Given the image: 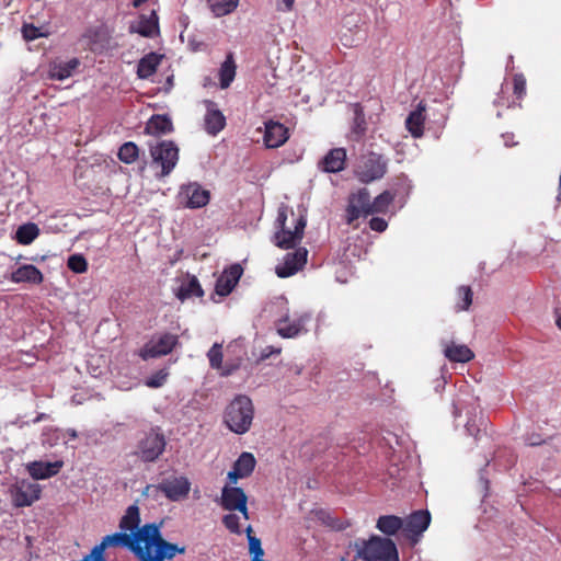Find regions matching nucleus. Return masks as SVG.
Masks as SVG:
<instances>
[{"label": "nucleus", "mask_w": 561, "mask_h": 561, "mask_svg": "<svg viewBox=\"0 0 561 561\" xmlns=\"http://www.w3.org/2000/svg\"><path fill=\"white\" fill-rule=\"evenodd\" d=\"M138 540H142L140 561H163L172 559L176 553L183 554L185 547H179L162 538L160 525L146 524L138 529Z\"/></svg>", "instance_id": "obj_1"}, {"label": "nucleus", "mask_w": 561, "mask_h": 561, "mask_svg": "<svg viewBox=\"0 0 561 561\" xmlns=\"http://www.w3.org/2000/svg\"><path fill=\"white\" fill-rule=\"evenodd\" d=\"M354 547L356 558L363 561H399L397 546L390 538L373 535L367 540H356Z\"/></svg>", "instance_id": "obj_2"}, {"label": "nucleus", "mask_w": 561, "mask_h": 561, "mask_svg": "<svg viewBox=\"0 0 561 561\" xmlns=\"http://www.w3.org/2000/svg\"><path fill=\"white\" fill-rule=\"evenodd\" d=\"M254 417L252 400L244 394L237 396L225 410V424L236 434L247 433Z\"/></svg>", "instance_id": "obj_3"}, {"label": "nucleus", "mask_w": 561, "mask_h": 561, "mask_svg": "<svg viewBox=\"0 0 561 561\" xmlns=\"http://www.w3.org/2000/svg\"><path fill=\"white\" fill-rule=\"evenodd\" d=\"M291 225H287V209L282 208L278 211V216L276 219L278 231L274 234V243L276 247L280 249H293L295 248L302 239L304 231L307 225V220L304 216L295 217V214L291 211Z\"/></svg>", "instance_id": "obj_4"}, {"label": "nucleus", "mask_w": 561, "mask_h": 561, "mask_svg": "<svg viewBox=\"0 0 561 561\" xmlns=\"http://www.w3.org/2000/svg\"><path fill=\"white\" fill-rule=\"evenodd\" d=\"M167 439L159 427L151 428L137 443L135 455L144 462H154L164 453Z\"/></svg>", "instance_id": "obj_5"}, {"label": "nucleus", "mask_w": 561, "mask_h": 561, "mask_svg": "<svg viewBox=\"0 0 561 561\" xmlns=\"http://www.w3.org/2000/svg\"><path fill=\"white\" fill-rule=\"evenodd\" d=\"M388 161L377 152L364 156L355 171L356 176L363 183H370L381 179L387 172Z\"/></svg>", "instance_id": "obj_6"}, {"label": "nucleus", "mask_w": 561, "mask_h": 561, "mask_svg": "<svg viewBox=\"0 0 561 561\" xmlns=\"http://www.w3.org/2000/svg\"><path fill=\"white\" fill-rule=\"evenodd\" d=\"M152 162L161 167L160 176L169 175L179 161V148L171 140H163L150 145Z\"/></svg>", "instance_id": "obj_7"}, {"label": "nucleus", "mask_w": 561, "mask_h": 561, "mask_svg": "<svg viewBox=\"0 0 561 561\" xmlns=\"http://www.w3.org/2000/svg\"><path fill=\"white\" fill-rule=\"evenodd\" d=\"M179 344V336L172 333H162L154 335L139 351V356L144 360L158 358L170 354Z\"/></svg>", "instance_id": "obj_8"}, {"label": "nucleus", "mask_w": 561, "mask_h": 561, "mask_svg": "<svg viewBox=\"0 0 561 561\" xmlns=\"http://www.w3.org/2000/svg\"><path fill=\"white\" fill-rule=\"evenodd\" d=\"M370 195L366 188H360L348 198L346 208L347 224H352L360 216L370 215Z\"/></svg>", "instance_id": "obj_9"}, {"label": "nucleus", "mask_w": 561, "mask_h": 561, "mask_svg": "<svg viewBox=\"0 0 561 561\" xmlns=\"http://www.w3.org/2000/svg\"><path fill=\"white\" fill-rule=\"evenodd\" d=\"M161 488L168 500L178 502L188 495L191 482L184 476L171 477L162 480Z\"/></svg>", "instance_id": "obj_10"}, {"label": "nucleus", "mask_w": 561, "mask_h": 561, "mask_svg": "<svg viewBox=\"0 0 561 561\" xmlns=\"http://www.w3.org/2000/svg\"><path fill=\"white\" fill-rule=\"evenodd\" d=\"M288 138L289 130L282 123L272 119L264 123L263 141L266 148H278L283 146Z\"/></svg>", "instance_id": "obj_11"}, {"label": "nucleus", "mask_w": 561, "mask_h": 561, "mask_svg": "<svg viewBox=\"0 0 561 561\" xmlns=\"http://www.w3.org/2000/svg\"><path fill=\"white\" fill-rule=\"evenodd\" d=\"M243 274V268L240 264H232L226 268L222 274L217 278L215 291L220 297L228 296Z\"/></svg>", "instance_id": "obj_12"}, {"label": "nucleus", "mask_w": 561, "mask_h": 561, "mask_svg": "<svg viewBox=\"0 0 561 561\" xmlns=\"http://www.w3.org/2000/svg\"><path fill=\"white\" fill-rule=\"evenodd\" d=\"M307 250L299 248L293 253H287L283 265L276 267V274L280 278L296 274L307 262Z\"/></svg>", "instance_id": "obj_13"}, {"label": "nucleus", "mask_w": 561, "mask_h": 561, "mask_svg": "<svg viewBox=\"0 0 561 561\" xmlns=\"http://www.w3.org/2000/svg\"><path fill=\"white\" fill-rule=\"evenodd\" d=\"M180 195L184 197L185 206L188 208H201L209 203L210 194L197 183L183 186Z\"/></svg>", "instance_id": "obj_14"}, {"label": "nucleus", "mask_w": 561, "mask_h": 561, "mask_svg": "<svg viewBox=\"0 0 561 561\" xmlns=\"http://www.w3.org/2000/svg\"><path fill=\"white\" fill-rule=\"evenodd\" d=\"M346 163V150L333 148L318 162V168L325 173H337L344 170Z\"/></svg>", "instance_id": "obj_15"}, {"label": "nucleus", "mask_w": 561, "mask_h": 561, "mask_svg": "<svg viewBox=\"0 0 561 561\" xmlns=\"http://www.w3.org/2000/svg\"><path fill=\"white\" fill-rule=\"evenodd\" d=\"M103 543H105L106 548L108 547H128L136 556L140 557V549L142 540H138V530L134 533V535L115 533L113 535H107L102 539Z\"/></svg>", "instance_id": "obj_16"}, {"label": "nucleus", "mask_w": 561, "mask_h": 561, "mask_svg": "<svg viewBox=\"0 0 561 561\" xmlns=\"http://www.w3.org/2000/svg\"><path fill=\"white\" fill-rule=\"evenodd\" d=\"M256 460L251 453H242L228 473L230 483H237L238 479L248 478L253 472Z\"/></svg>", "instance_id": "obj_17"}, {"label": "nucleus", "mask_w": 561, "mask_h": 561, "mask_svg": "<svg viewBox=\"0 0 561 561\" xmlns=\"http://www.w3.org/2000/svg\"><path fill=\"white\" fill-rule=\"evenodd\" d=\"M64 466V461H32L27 463L26 469L30 476L35 480H44L51 478L59 473L60 469Z\"/></svg>", "instance_id": "obj_18"}, {"label": "nucleus", "mask_w": 561, "mask_h": 561, "mask_svg": "<svg viewBox=\"0 0 561 561\" xmlns=\"http://www.w3.org/2000/svg\"><path fill=\"white\" fill-rule=\"evenodd\" d=\"M426 104L421 101L416 108L410 112L405 119V128L413 138H421L424 135V124L426 121Z\"/></svg>", "instance_id": "obj_19"}, {"label": "nucleus", "mask_w": 561, "mask_h": 561, "mask_svg": "<svg viewBox=\"0 0 561 561\" xmlns=\"http://www.w3.org/2000/svg\"><path fill=\"white\" fill-rule=\"evenodd\" d=\"M248 502V496L241 488L224 486L221 491L220 505L226 511H236L243 507V503Z\"/></svg>", "instance_id": "obj_20"}, {"label": "nucleus", "mask_w": 561, "mask_h": 561, "mask_svg": "<svg viewBox=\"0 0 561 561\" xmlns=\"http://www.w3.org/2000/svg\"><path fill=\"white\" fill-rule=\"evenodd\" d=\"M80 66V60L76 57L68 61H53L49 64L48 78L62 81L72 76L73 71Z\"/></svg>", "instance_id": "obj_21"}, {"label": "nucleus", "mask_w": 561, "mask_h": 561, "mask_svg": "<svg viewBox=\"0 0 561 561\" xmlns=\"http://www.w3.org/2000/svg\"><path fill=\"white\" fill-rule=\"evenodd\" d=\"M173 131V124L169 116L156 114L152 115L146 124L145 133L147 135L160 137Z\"/></svg>", "instance_id": "obj_22"}, {"label": "nucleus", "mask_w": 561, "mask_h": 561, "mask_svg": "<svg viewBox=\"0 0 561 561\" xmlns=\"http://www.w3.org/2000/svg\"><path fill=\"white\" fill-rule=\"evenodd\" d=\"M430 523L431 514L428 511H416L408 517L404 530L413 536H419L427 529Z\"/></svg>", "instance_id": "obj_23"}, {"label": "nucleus", "mask_w": 561, "mask_h": 561, "mask_svg": "<svg viewBox=\"0 0 561 561\" xmlns=\"http://www.w3.org/2000/svg\"><path fill=\"white\" fill-rule=\"evenodd\" d=\"M43 279L44 277L42 272L32 264L22 265L11 274V280L13 283H30L38 285L43 283Z\"/></svg>", "instance_id": "obj_24"}, {"label": "nucleus", "mask_w": 561, "mask_h": 561, "mask_svg": "<svg viewBox=\"0 0 561 561\" xmlns=\"http://www.w3.org/2000/svg\"><path fill=\"white\" fill-rule=\"evenodd\" d=\"M304 318L289 321L288 316H285L276 321V331L278 335L284 339H293L300 334L304 330Z\"/></svg>", "instance_id": "obj_25"}, {"label": "nucleus", "mask_w": 561, "mask_h": 561, "mask_svg": "<svg viewBox=\"0 0 561 561\" xmlns=\"http://www.w3.org/2000/svg\"><path fill=\"white\" fill-rule=\"evenodd\" d=\"M41 488L36 483H22L15 494L18 506H30L41 496Z\"/></svg>", "instance_id": "obj_26"}, {"label": "nucleus", "mask_w": 561, "mask_h": 561, "mask_svg": "<svg viewBox=\"0 0 561 561\" xmlns=\"http://www.w3.org/2000/svg\"><path fill=\"white\" fill-rule=\"evenodd\" d=\"M444 355L455 363H468L474 357V353L463 344H446L444 347Z\"/></svg>", "instance_id": "obj_27"}, {"label": "nucleus", "mask_w": 561, "mask_h": 561, "mask_svg": "<svg viewBox=\"0 0 561 561\" xmlns=\"http://www.w3.org/2000/svg\"><path fill=\"white\" fill-rule=\"evenodd\" d=\"M161 56L156 53H149L144 56L137 65V76L140 79H148L156 71L158 66L160 65Z\"/></svg>", "instance_id": "obj_28"}, {"label": "nucleus", "mask_w": 561, "mask_h": 561, "mask_svg": "<svg viewBox=\"0 0 561 561\" xmlns=\"http://www.w3.org/2000/svg\"><path fill=\"white\" fill-rule=\"evenodd\" d=\"M226 126V117L218 108L208 107L205 115V129L209 135H217Z\"/></svg>", "instance_id": "obj_29"}, {"label": "nucleus", "mask_w": 561, "mask_h": 561, "mask_svg": "<svg viewBox=\"0 0 561 561\" xmlns=\"http://www.w3.org/2000/svg\"><path fill=\"white\" fill-rule=\"evenodd\" d=\"M402 526V518L396 515H382L376 523V528L387 536L396 535Z\"/></svg>", "instance_id": "obj_30"}, {"label": "nucleus", "mask_w": 561, "mask_h": 561, "mask_svg": "<svg viewBox=\"0 0 561 561\" xmlns=\"http://www.w3.org/2000/svg\"><path fill=\"white\" fill-rule=\"evenodd\" d=\"M158 30V16L154 11L149 16L141 15L136 26H131V32L138 33L144 37H152Z\"/></svg>", "instance_id": "obj_31"}, {"label": "nucleus", "mask_w": 561, "mask_h": 561, "mask_svg": "<svg viewBox=\"0 0 561 561\" xmlns=\"http://www.w3.org/2000/svg\"><path fill=\"white\" fill-rule=\"evenodd\" d=\"M240 0H206L207 7L216 18H221L232 13Z\"/></svg>", "instance_id": "obj_32"}, {"label": "nucleus", "mask_w": 561, "mask_h": 561, "mask_svg": "<svg viewBox=\"0 0 561 561\" xmlns=\"http://www.w3.org/2000/svg\"><path fill=\"white\" fill-rule=\"evenodd\" d=\"M236 62L232 54H228L219 69L220 87L227 89L236 77Z\"/></svg>", "instance_id": "obj_33"}, {"label": "nucleus", "mask_w": 561, "mask_h": 561, "mask_svg": "<svg viewBox=\"0 0 561 561\" xmlns=\"http://www.w3.org/2000/svg\"><path fill=\"white\" fill-rule=\"evenodd\" d=\"M204 290L196 276H192L187 283L183 284L178 293V297L181 300L195 297H203Z\"/></svg>", "instance_id": "obj_34"}, {"label": "nucleus", "mask_w": 561, "mask_h": 561, "mask_svg": "<svg viewBox=\"0 0 561 561\" xmlns=\"http://www.w3.org/2000/svg\"><path fill=\"white\" fill-rule=\"evenodd\" d=\"M38 234V227L35 224L30 222L18 228L15 238L20 244L27 245L32 243Z\"/></svg>", "instance_id": "obj_35"}, {"label": "nucleus", "mask_w": 561, "mask_h": 561, "mask_svg": "<svg viewBox=\"0 0 561 561\" xmlns=\"http://www.w3.org/2000/svg\"><path fill=\"white\" fill-rule=\"evenodd\" d=\"M394 195L389 191H383L381 194L375 197L370 204L371 214H385L387 213L390 204L393 202Z\"/></svg>", "instance_id": "obj_36"}, {"label": "nucleus", "mask_w": 561, "mask_h": 561, "mask_svg": "<svg viewBox=\"0 0 561 561\" xmlns=\"http://www.w3.org/2000/svg\"><path fill=\"white\" fill-rule=\"evenodd\" d=\"M139 522V508L136 505H131L127 508L125 515L122 517L119 527L123 530L134 531L138 528Z\"/></svg>", "instance_id": "obj_37"}, {"label": "nucleus", "mask_w": 561, "mask_h": 561, "mask_svg": "<svg viewBox=\"0 0 561 561\" xmlns=\"http://www.w3.org/2000/svg\"><path fill=\"white\" fill-rule=\"evenodd\" d=\"M139 149L133 141H127L119 147L118 159L127 164L135 162L138 158Z\"/></svg>", "instance_id": "obj_38"}, {"label": "nucleus", "mask_w": 561, "mask_h": 561, "mask_svg": "<svg viewBox=\"0 0 561 561\" xmlns=\"http://www.w3.org/2000/svg\"><path fill=\"white\" fill-rule=\"evenodd\" d=\"M245 531L249 540V551L253 556L251 561H263L262 557L264 554V550L262 548L261 540L251 535V526H248Z\"/></svg>", "instance_id": "obj_39"}, {"label": "nucleus", "mask_w": 561, "mask_h": 561, "mask_svg": "<svg viewBox=\"0 0 561 561\" xmlns=\"http://www.w3.org/2000/svg\"><path fill=\"white\" fill-rule=\"evenodd\" d=\"M459 302L457 304V311L468 310L472 304L473 293L469 286H460L457 289Z\"/></svg>", "instance_id": "obj_40"}, {"label": "nucleus", "mask_w": 561, "mask_h": 561, "mask_svg": "<svg viewBox=\"0 0 561 561\" xmlns=\"http://www.w3.org/2000/svg\"><path fill=\"white\" fill-rule=\"evenodd\" d=\"M67 266L70 271L81 274V273L87 272L88 262L83 255L72 254L68 257Z\"/></svg>", "instance_id": "obj_41"}, {"label": "nucleus", "mask_w": 561, "mask_h": 561, "mask_svg": "<svg viewBox=\"0 0 561 561\" xmlns=\"http://www.w3.org/2000/svg\"><path fill=\"white\" fill-rule=\"evenodd\" d=\"M22 36L26 42L35 41L39 37L47 36L46 33L42 32L41 27L35 26L31 23H24L22 26Z\"/></svg>", "instance_id": "obj_42"}, {"label": "nucleus", "mask_w": 561, "mask_h": 561, "mask_svg": "<svg viewBox=\"0 0 561 561\" xmlns=\"http://www.w3.org/2000/svg\"><path fill=\"white\" fill-rule=\"evenodd\" d=\"M222 346L215 343L207 353L209 365L211 368H220L222 363Z\"/></svg>", "instance_id": "obj_43"}, {"label": "nucleus", "mask_w": 561, "mask_h": 561, "mask_svg": "<svg viewBox=\"0 0 561 561\" xmlns=\"http://www.w3.org/2000/svg\"><path fill=\"white\" fill-rule=\"evenodd\" d=\"M513 94L517 100H522L526 95V78L523 73L513 76Z\"/></svg>", "instance_id": "obj_44"}, {"label": "nucleus", "mask_w": 561, "mask_h": 561, "mask_svg": "<svg viewBox=\"0 0 561 561\" xmlns=\"http://www.w3.org/2000/svg\"><path fill=\"white\" fill-rule=\"evenodd\" d=\"M354 131L357 134H364L366 130L365 114L359 104H355L354 111Z\"/></svg>", "instance_id": "obj_45"}, {"label": "nucleus", "mask_w": 561, "mask_h": 561, "mask_svg": "<svg viewBox=\"0 0 561 561\" xmlns=\"http://www.w3.org/2000/svg\"><path fill=\"white\" fill-rule=\"evenodd\" d=\"M224 526L232 534L240 535L239 517L236 514H227L222 517Z\"/></svg>", "instance_id": "obj_46"}, {"label": "nucleus", "mask_w": 561, "mask_h": 561, "mask_svg": "<svg viewBox=\"0 0 561 561\" xmlns=\"http://www.w3.org/2000/svg\"><path fill=\"white\" fill-rule=\"evenodd\" d=\"M168 377V373L159 370L146 380V386L149 388H159L164 385Z\"/></svg>", "instance_id": "obj_47"}, {"label": "nucleus", "mask_w": 561, "mask_h": 561, "mask_svg": "<svg viewBox=\"0 0 561 561\" xmlns=\"http://www.w3.org/2000/svg\"><path fill=\"white\" fill-rule=\"evenodd\" d=\"M163 493L161 483L159 484H148L144 491L142 495L149 499H152L154 501H158L160 495Z\"/></svg>", "instance_id": "obj_48"}, {"label": "nucleus", "mask_w": 561, "mask_h": 561, "mask_svg": "<svg viewBox=\"0 0 561 561\" xmlns=\"http://www.w3.org/2000/svg\"><path fill=\"white\" fill-rule=\"evenodd\" d=\"M369 227L374 231L383 232L387 229L388 224H387V221L383 218L373 217L369 220Z\"/></svg>", "instance_id": "obj_49"}, {"label": "nucleus", "mask_w": 561, "mask_h": 561, "mask_svg": "<svg viewBox=\"0 0 561 561\" xmlns=\"http://www.w3.org/2000/svg\"><path fill=\"white\" fill-rule=\"evenodd\" d=\"M282 353V347H276L273 345H267L261 351L260 359L265 360L270 358L272 355H279Z\"/></svg>", "instance_id": "obj_50"}, {"label": "nucleus", "mask_w": 561, "mask_h": 561, "mask_svg": "<svg viewBox=\"0 0 561 561\" xmlns=\"http://www.w3.org/2000/svg\"><path fill=\"white\" fill-rule=\"evenodd\" d=\"M526 442L530 446H538V445H541L543 443V440L538 435H535V434L528 436L526 438Z\"/></svg>", "instance_id": "obj_51"}, {"label": "nucleus", "mask_w": 561, "mask_h": 561, "mask_svg": "<svg viewBox=\"0 0 561 561\" xmlns=\"http://www.w3.org/2000/svg\"><path fill=\"white\" fill-rule=\"evenodd\" d=\"M295 0H280V3L283 7H279V10L282 11H290L294 7Z\"/></svg>", "instance_id": "obj_52"}, {"label": "nucleus", "mask_w": 561, "mask_h": 561, "mask_svg": "<svg viewBox=\"0 0 561 561\" xmlns=\"http://www.w3.org/2000/svg\"><path fill=\"white\" fill-rule=\"evenodd\" d=\"M247 503L248 502H244L243 503V507H238L236 511L240 512L242 514V516L244 517V519H249V512H248V506H247Z\"/></svg>", "instance_id": "obj_53"}, {"label": "nucleus", "mask_w": 561, "mask_h": 561, "mask_svg": "<svg viewBox=\"0 0 561 561\" xmlns=\"http://www.w3.org/2000/svg\"><path fill=\"white\" fill-rule=\"evenodd\" d=\"M148 0H133V7L134 8H139L141 4H144Z\"/></svg>", "instance_id": "obj_54"}, {"label": "nucleus", "mask_w": 561, "mask_h": 561, "mask_svg": "<svg viewBox=\"0 0 561 561\" xmlns=\"http://www.w3.org/2000/svg\"><path fill=\"white\" fill-rule=\"evenodd\" d=\"M556 324L561 330V314L557 318Z\"/></svg>", "instance_id": "obj_55"}]
</instances>
